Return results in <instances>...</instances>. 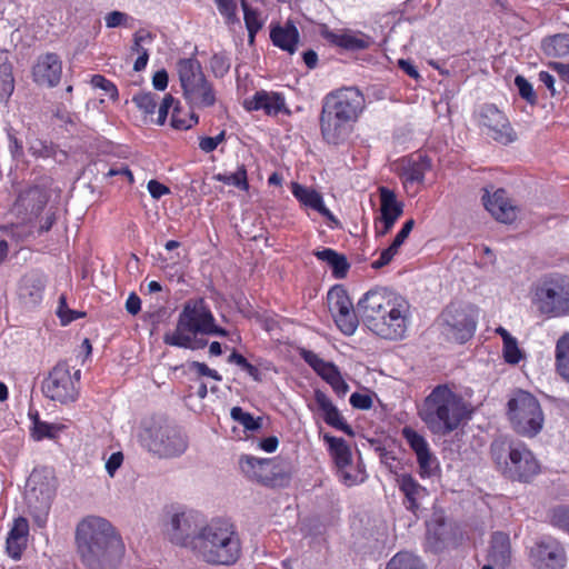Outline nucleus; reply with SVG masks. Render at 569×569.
I'll use <instances>...</instances> for the list:
<instances>
[{"label": "nucleus", "mask_w": 569, "mask_h": 569, "mask_svg": "<svg viewBox=\"0 0 569 569\" xmlns=\"http://www.w3.org/2000/svg\"><path fill=\"white\" fill-rule=\"evenodd\" d=\"M366 327L377 337L398 341L411 325V308L401 295L383 287L367 291L357 303Z\"/></svg>", "instance_id": "1"}, {"label": "nucleus", "mask_w": 569, "mask_h": 569, "mask_svg": "<svg viewBox=\"0 0 569 569\" xmlns=\"http://www.w3.org/2000/svg\"><path fill=\"white\" fill-rule=\"evenodd\" d=\"M78 552L89 569H117L124 545L114 527L104 518L89 516L76 530Z\"/></svg>", "instance_id": "2"}, {"label": "nucleus", "mask_w": 569, "mask_h": 569, "mask_svg": "<svg viewBox=\"0 0 569 569\" xmlns=\"http://www.w3.org/2000/svg\"><path fill=\"white\" fill-rule=\"evenodd\" d=\"M418 416L431 433L445 437L470 418V410L452 388L439 385L419 405Z\"/></svg>", "instance_id": "3"}, {"label": "nucleus", "mask_w": 569, "mask_h": 569, "mask_svg": "<svg viewBox=\"0 0 569 569\" xmlns=\"http://www.w3.org/2000/svg\"><path fill=\"white\" fill-rule=\"evenodd\" d=\"M362 108L363 96L356 88H342L328 93L323 98L319 119L323 140L335 146L345 142Z\"/></svg>", "instance_id": "4"}, {"label": "nucleus", "mask_w": 569, "mask_h": 569, "mask_svg": "<svg viewBox=\"0 0 569 569\" xmlns=\"http://www.w3.org/2000/svg\"><path fill=\"white\" fill-rule=\"evenodd\" d=\"M241 540L234 526L226 520H212L197 535L192 553L211 566H232L241 556Z\"/></svg>", "instance_id": "5"}, {"label": "nucleus", "mask_w": 569, "mask_h": 569, "mask_svg": "<svg viewBox=\"0 0 569 569\" xmlns=\"http://www.w3.org/2000/svg\"><path fill=\"white\" fill-rule=\"evenodd\" d=\"M214 335L224 337L227 331L214 323V318L203 300H189L186 302L178 318L173 331L167 332L163 337L166 345L200 349L206 346V340L198 339L197 335Z\"/></svg>", "instance_id": "6"}, {"label": "nucleus", "mask_w": 569, "mask_h": 569, "mask_svg": "<svg viewBox=\"0 0 569 569\" xmlns=\"http://www.w3.org/2000/svg\"><path fill=\"white\" fill-rule=\"evenodd\" d=\"M531 305L546 319L569 315V278L560 273L545 276L531 288Z\"/></svg>", "instance_id": "7"}, {"label": "nucleus", "mask_w": 569, "mask_h": 569, "mask_svg": "<svg viewBox=\"0 0 569 569\" xmlns=\"http://www.w3.org/2000/svg\"><path fill=\"white\" fill-rule=\"evenodd\" d=\"M139 439L144 448L161 458L180 456L187 449L184 436L162 418L143 421Z\"/></svg>", "instance_id": "8"}, {"label": "nucleus", "mask_w": 569, "mask_h": 569, "mask_svg": "<svg viewBox=\"0 0 569 569\" xmlns=\"http://www.w3.org/2000/svg\"><path fill=\"white\" fill-rule=\"evenodd\" d=\"M491 456L497 467L511 479L529 481L540 470L531 450L520 442L510 445L508 449L503 442H493Z\"/></svg>", "instance_id": "9"}, {"label": "nucleus", "mask_w": 569, "mask_h": 569, "mask_svg": "<svg viewBox=\"0 0 569 569\" xmlns=\"http://www.w3.org/2000/svg\"><path fill=\"white\" fill-rule=\"evenodd\" d=\"M507 415L512 429L523 437H536L545 425V415L539 400L525 390L512 393L508 400Z\"/></svg>", "instance_id": "10"}, {"label": "nucleus", "mask_w": 569, "mask_h": 569, "mask_svg": "<svg viewBox=\"0 0 569 569\" xmlns=\"http://www.w3.org/2000/svg\"><path fill=\"white\" fill-rule=\"evenodd\" d=\"M183 97L192 108H209L216 103V92L196 59H182L177 64Z\"/></svg>", "instance_id": "11"}, {"label": "nucleus", "mask_w": 569, "mask_h": 569, "mask_svg": "<svg viewBox=\"0 0 569 569\" xmlns=\"http://www.w3.org/2000/svg\"><path fill=\"white\" fill-rule=\"evenodd\" d=\"M473 119L481 133L497 142L508 144L517 138L507 116L492 103L479 106Z\"/></svg>", "instance_id": "12"}, {"label": "nucleus", "mask_w": 569, "mask_h": 569, "mask_svg": "<svg viewBox=\"0 0 569 569\" xmlns=\"http://www.w3.org/2000/svg\"><path fill=\"white\" fill-rule=\"evenodd\" d=\"M441 332L447 339L463 343L468 341L476 331V316L471 309L449 306L440 318Z\"/></svg>", "instance_id": "13"}, {"label": "nucleus", "mask_w": 569, "mask_h": 569, "mask_svg": "<svg viewBox=\"0 0 569 569\" xmlns=\"http://www.w3.org/2000/svg\"><path fill=\"white\" fill-rule=\"evenodd\" d=\"M201 528L196 513L180 511L170 515L163 526V535L171 543L193 551L196 538Z\"/></svg>", "instance_id": "14"}, {"label": "nucleus", "mask_w": 569, "mask_h": 569, "mask_svg": "<svg viewBox=\"0 0 569 569\" xmlns=\"http://www.w3.org/2000/svg\"><path fill=\"white\" fill-rule=\"evenodd\" d=\"M80 378V370H76L72 375L66 365H57L48 378L42 382L43 395L61 403L73 401L77 398L78 390L76 382Z\"/></svg>", "instance_id": "15"}, {"label": "nucleus", "mask_w": 569, "mask_h": 569, "mask_svg": "<svg viewBox=\"0 0 569 569\" xmlns=\"http://www.w3.org/2000/svg\"><path fill=\"white\" fill-rule=\"evenodd\" d=\"M327 300L329 311L339 330L346 336L353 335L359 321L347 291L340 286H335L329 290Z\"/></svg>", "instance_id": "16"}, {"label": "nucleus", "mask_w": 569, "mask_h": 569, "mask_svg": "<svg viewBox=\"0 0 569 569\" xmlns=\"http://www.w3.org/2000/svg\"><path fill=\"white\" fill-rule=\"evenodd\" d=\"M530 561L536 569H563L567 558L561 543L548 537L531 547Z\"/></svg>", "instance_id": "17"}, {"label": "nucleus", "mask_w": 569, "mask_h": 569, "mask_svg": "<svg viewBox=\"0 0 569 569\" xmlns=\"http://www.w3.org/2000/svg\"><path fill=\"white\" fill-rule=\"evenodd\" d=\"M56 485L52 475L34 470L27 481L26 498L30 507L47 509L54 496Z\"/></svg>", "instance_id": "18"}, {"label": "nucleus", "mask_w": 569, "mask_h": 569, "mask_svg": "<svg viewBox=\"0 0 569 569\" xmlns=\"http://www.w3.org/2000/svg\"><path fill=\"white\" fill-rule=\"evenodd\" d=\"M239 468L247 478L267 486L273 483L278 476H288V472H278L276 470V460L269 458H256L249 455L240 457Z\"/></svg>", "instance_id": "19"}, {"label": "nucleus", "mask_w": 569, "mask_h": 569, "mask_svg": "<svg viewBox=\"0 0 569 569\" xmlns=\"http://www.w3.org/2000/svg\"><path fill=\"white\" fill-rule=\"evenodd\" d=\"M402 435L417 456L420 476L422 478L433 476L439 468V462L437 457L430 451L427 440L408 427L403 428Z\"/></svg>", "instance_id": "20"}, {"label": "nucleus", "mask_w": 569, "mask_h": 569, "mask_svg": "<svg viewBox=\"0 0 569 569\" xmlns=\"http://www.w3.org/2000/svg\"><path fill=\"white\" fill-rule=\"evenodd\" d=\"M379 197L381 216L376 222V231L378 236H385L401 217L405 206L397 199L395 191L387 187L379 188Z\"/></svg>", "instance_id": "21"}, {"label": "nucleus", "mask_w": 569, "mask_h": 569, "mask_svg": "<svg viewBox=\"0 0 569 569\" xmlns=\"http://www.w3.org/2000/svg\"><path fill=\"white\" fill-rule=\"evenodd\" d=\"M431 162L427 157L419 156L417 159L403 160L400 167L399 177L403 189L409 197H415L425 181L426 173L430 170Z\"/></svg>", "instance_id": "22"}, {"label": "nucleus", "mask_w": 569, "mask_h": 569, "mask_svg": "<svg viewBox=\"0 0 569 569\" xmlns=\"http://www.w3.org/2000/svg\"><path fill=\"white\" fill-rule=\"evenodd\" d=\"M32 80L40 87H56L62 76V62L56 53L40 54L31 70Z\"/></svg>", "instance_id": "23"}, {"label": "nucleus", "mask_w": 569, "mask_h": 569, "mask_svg": "<svg viewBox=\"0 0 569 569\" xmlns=\"http://www.w3.org/2000/svg\"><path fill=\"white\" fill-rule=\"evenodd\" d=\"M48 202V194L39 187H33L21 192L13 204V211L23 221H30L38 217Z\"/></svg>", "instance_id": "24"}, {"label": "nucleus", "mask_w": 569, "mask_h": 569, "mask_svg": "<svg viewBox=\"0 0 569 569\" xmlns=\"http://www.w3.org/2000/svg\"><path fill=\"white\" fill-rule=\"evenodd\" d=\"M247 111H263L267 116H277L280 112L289 113L283 94L274 91L259 90L251 98L243 101Z\"/></svg>", "instance_id": "25"}, {"label": "nucleus", "mask_w": 569, "mask_h": 569, "mask_svg": "<svg viewBox=\"0 0 569 569\" xmlns=\"http://www.w3.org/2000/svg\"><path fill=\"white\" fill-rule=\"evenodd\" d=\"M486 209L502 223H511L517 219L518 208L507 197L503 189H497L492 193H486L482 198Z\"/></svg>", "instance_id": "26"}, {"label": "nucleus", "mask_w": 569, "mask_h": 569, "mask_svg": "<svg viewBox=\"0 0 569 569\" xmlns=\"http://www.w3.org/2000/svg\"><path fill=\"white\" fill-rule=\"evenodd\" d=\"M320 34L327 41L347 50H362L370 47L372 39L361 32L351 30H331L327 26H322Z\"/></svg>", "instance_id": "27"}, {"label": "nucleus", "mask_w": 569, "mask_h": 569, "mask_svg": "<svg viewBox=\"0 0 569 569\" xmlns=\"http://www.w3.org/2000/svg\"><path fill=\"white\" fill-rule=\"evenodd\" d=\"M396 482L403 495V505L406 509L416 513L423 500L428 497V490L421 486L410 473H400L396 477Z\"/></svg>", "instance_id": "28"}, {"label": "nucleus", "mask_w": 569, "mask_h": 569, "mask_svg": "<svg viewBox=\"0 0 569 569\" xmlns=\"http://www.w3.org/2000/svg\"><path fill=\"white\" fill-rule=\"evenodd\" d=\"M315 405L329 426L342 430L349 435L352 433L351 428L340 415L338 408L332 403L331 399L321 390H315Z\"/></svg>", "instance_id": "29"}, {"label": "nucleus", "mask_w": 569, "mask_h": 569, "mask_svg": "<svg viewBox=\"0 0 569 569\" xmlns=\"http://www.w3.org/2000/svg\"><path fill=\"white\" fill-rule=\"evenodd\" d=\"M29 523L26 518H17L7 538V551L9 556L18 560L27 547Z\"/></svg>", "instance_id": "30"}, {"label": "nucleus", "mask_w": 569, "mask_h": 569, "mask_svg": "<svg viewBox=\"0 0 569 569\" xmlns=\"http://www.w3.org/2000/svg\"><path fill=\"white\" fill-rule=\"evenodd\" d=\"M292 194L305 206L318 211L323 217L335 220L330 210L325 206L323 199L316 190L303 187L297 182L291 183Z\"/></svg>", "instance_id": "31"}, {"label": "nucleus", "mask_w": 569, "mask_h": 569, "mask_svg": "<svg viewBox=\"0 0 569 569\" xmlns=\"http://www.w3.org/2000/svg\"><path fill=\"white\" fill-rule=\"evenodd\" d=\"M272 43L289 53H293L299 41V32L295 24L287 22L283 27L276 26L271 29Z\"/></svg>", "instance_id": "32"}, {"label": "nucleus", "mask_w": 569, "mask_h": 569, "mask_svg": "<svg viewBox=\"0 0 569 569\" xmlns=\"http://www.w3.org/2000/svg\"><path fill=\"white\" fill-rule=\"evenodd\" d=\"M489 561L497 568H505L510 560V540L503 532H495L488 555Z\"/></svg>", "instance_id": "33"}, {"label": "nucleus", "mask_w": 569, "mask_h": 569, "mask_svg": "<svg viewBox=\"0 0 569 569\" xmlns=\"http://www.w3.org/2000/svg\"><path fill=\"white\" fill-rule=\"evenodd\" d=\"M299 355L326 382L340 372L333 362L326 361L311 350L300 349Z\"/></svg>", "instance_id": "34"}, {"label": "nucleus", "mask_w": 569, "mask_h": 569, "mask_svg": "<svg viewBox=\"0 0 569 569\" xmlns=\"http://www.w3.org/2000/svg\"><path fill=\"white\" fill-rule=\"evenodd\" d=\"M315 254L319 260L326 262L331 268L337 279H341L347 274L350 266L345 256L329 248L319 250L315 252Z\"/></svg>", "instance_id": "35"}, {"label": "nucleus", "mask_w": 569, "mask_h": 569, "mask_svg": "<svg viewBox=\"0 0 569 569\" xmlns=\"http://www.w3.org/2000/svg\"><path fill=\"white\" fill-rule=\"evenodd\" d=\"M542 51L546 56L552 58H563L569 56V34L558 33L545 38L541 42Z\"/></svg>", "instance_id": "36"}, {"label": "nucleus", "mask_w": 569, "mask_h": 569, "mask_svg": "<svg viewBox=\"0 0 569 569\" xmlns=\"http://www.w3.org/2000/svg\"><path fill=\"white\" fill-rule=\"evenodd\" d=\"M323 440L329 447L330 453L337 467H346L351 462V449L342 438L325 435Z\"/></svg>", "instance_id": "37"}, {"label": "nucleus", "mask_w": 569, "mask_h": 569, "mask_svg": "<svg viewBox=\"0 0 569 569\" xmlns=\"http://www.w3.org/2000/svg\"><path fill=\"white\" fill-rule=\"evenodd\" d=\"M556 371L567 382H569V333L561 336L555 349Z\"/></svg>", "instance_id": "38"}, {"label": "nucleus", "mask_w": 569, "mask_h": 569, "mask_svg": "<svg viewBox=\"0 0 569 569\" xmlns=\"http://www.w3.org/2000/svg\"><path fill=\"white\" fill-rule=\"evenodd\" d=\"M29 416L33 420V427L31 429V437L36 441H40L44 438L53 439L63 429V426H61V425L41 421L38 417V412H36L34 415L29 413Z\"/></svg>", "instance_id": "39"}, {"label": "nucleus", "mask_w": 569, "mask_h": 569, "mask_svg": "<svg viewBox=\"0 0 569 569\" xmlns=\"http://www.w3.org/2000/svg\"><path fill=\"white\" fill-rule=\"evenodd\" d=\"M213 180L236 187L243 191L249 189L247 169L244 164H239L234 172L217 173L213 176Z\"/></svg>", "instance_id": "40"}, {"label": "nucleus", "mask_w": 569, "mask_h": 569, "mask_svg": "<svg viewBox=\"0 0 569 569\" xmlns=\"http://www.w3.org/2000/svg\"><path fill=\"white\" fill-rule=\"evenodd\" d=\"M386 569H425V566L416 555L401 551L388 561Z\"/></svg>", "instance_id": "41"}, {"label": "nucleus", "mask_w": 569, "mask_h": 569, "mask_svg": "<svg viewBox=\"0 0 569 569\" xmlns=\"http://www.w3.org/2000/svg\"><path fill=\"white\" fill-rule=\"evenodd\" d=\"M338 475L340 480L348 487L362 483L367 478L365 469L360 465L353 467L351 462H349V466L338 467Z\"/></svg>", "instance_id": "42"}, {"label": "nucleus", "mask_w": 569, "mask_h": 569, "mask_svg": "<svg viewBox=\"0 0 569 569\" xmlns=\"http://www.w3.org/2000/svg\"><path fill=\"white\" fill-rule=\"evenodd\" d=\"M408 237L409 234H407L403 230L400 229L391 244L381 252L379 259L372 262V268L379 269L388 264Z\"/></svg>", "instance_id": "43"}, {"label": "nucleus", "mask_w": 569, "mask_h": 569, "mask_svg": "<svg viewBox=\"0 0 569 569\" xmlns=\"http://www.w3.org/2000/svg\"><path fill=\"white\" fill-rule=\"evenodd\" d=\"M243 14H244V23L249 34V42L253 43L256 33L262 28L264 20L261 18L260 13L253 9H251L244 0L241 2Z\"/></svg>", "instance_id": "44"}, {"label": "nucleus", "mask_w": 569, "mask_h": 569, "mask_svg": "<svg viewBox=\"0 0 569 569\" xmlns=\"http://www.w3.org/2000/svg\"><path fill=\"white\" fill-rule=\"evenodd\" d=\"M14 90V79L10 64L3 63L0 67V99L7 100Z\"/></svg>", "instance_id": "45"}, {"label": "nucleus", "mask_w": 569, "mask_h": 569, "mask_svg": "<svg viewBox=\"0 0 569 569\" xmlns=\"http://www.w3.org/2000/svg\"><path fill=\"white\" fill-rule=\"evenodd\" d=\"M230 415L234 421L242 425L247 430H257L261 427V418L256 419L251 413L243 411L240 407H233Z\"/></svg>", "instance_id": "46"}, {"label": "nucleus", "mask_w": 569, "mask_h": 569, "mask_svg": "<svg viewBox=\"0 0 569 569\" xmlns=\"http://www.w3.org/2000/svg\"><path fill=\"white\" fill-rule=\"evenodd\" d=\"M446 541V528L443 523H439L437 527L431 525L428 527L427 542L428 547L433 551H438L442 548Z\"/></svg>", "instance_id": "47"}, {"label": "nucleus", "mask_w": 569, "mask_h": 569, "mask_svg": "<svg viewBox=\"0 0 569 569\" xmlns=\"http://www.w3.org/2000/svg\"><path fill=\"white\" fill-rule=\"evenodd\" d=\"M136 106L146 114H153L157 107V96L152 92H141L132 98Z\"/></svg>", "instance_id": "48"}, {"label": "nucleus", "mask_w": 569, "mask_h": 569, "mask_svg": "<svg viewBox=\"0 0 569 569\" xmlns=\"http://www.w3.org/2000/svg\"><path fill=\"white\" fill-rule=\"evenodd\" d=\"M219 13L224 18L227 23L238 22L237 3L234 0H214Z\"/></svg>", "instance_id": "49"}, {"label": "nucleus", "mask_w": 569, "mask_h": 569, "mask_svg": "<svg viewBox=\"0 0 569 569\" xmlns=\"http://www.w3.org/2000/svg\"><path fill=\"white\" fill-rule=\"evenodd\" d=\"M130 21H132V18L122 11H111L106 14L104 22L107 28H118V27H130Z\"/></svg>", "instance_id": "50"}, {"label": "nucleus", "mask_w": 569, "mask_h": 569, "mask_svg": "<svg viewBox=\"0 0 569 569\" xmlns=\"http://www.w3.org/2000/svg\"><path fill=\"white\" fill-rule=\"evenodd\" d=\"M502 352L505 360L511 365L518 363L522 358V353L518 347V341L515 337L503 342Z\"/></svg>", "instance_id": "51"}, {"label": "nucleus", "mask_w": 569, "mask_h": 569, "mask_svg": "<svg viewBox=\"0 0 569 569\" xmlns=\"http://www.w3.org/2000/svg\"><path fill=\"white\" fill-rule=\"evenodd\" d=\"M210 68L216 77H223L230 69V61L224 54H214L210 59Z\"/></svg>", "instance_id": "52"}, {"label": "nucleus", "mask_w": 569, "mask_h": 569, "mask_svg": "<svg viewBox=\"0 0 569 569\" xmlns=\"http://www.w3.org/2000/svg\"><path fill=\"white\" fill-rule=\"evenodd\" d=\"M91 84L93 88L103 90L110 98L116 99L118 97L117 87L103 76L94 74L91 78Z\"/></svg>", "instance_id": "53"}, {"label": "nucleus", "mask_w": 569, "mask_h": 569, "mask_svg": "<svg viewBox=\"0 0 569 569\" xmlns=\"http://www.w3.org/2000/svg\"><path fill=\"white\" fill-rule=\"evenodd\" d=\"M177 106L178 101L171 94L164 96L161 104L158 108V116L154 122L160 126L166 122L169 110Z\"/></svg>", "instance_id": "54"}, {"label": "nucleus", "mask_w": 569, "mask_h": 569, "mask_svg": "<svg viewBox=\"0 0 569 569\" xmlns=\"http://www.w3.org/2000/svg\"><path fill=\"white\" fill-rule=\"evenodd\" d=\"M515 84L519 91V94L529 102H533L536 100V94L532 89L531 83L522 76H517L515 79Z\"/></svg>", "instance_id": "55"}, {"label": "nucleus", "mask_w": 569, "mask_h": 569, "mask_svg": "<svg viewBox=\"0 0 569 569\" xmlns=\"http://www.w3.org/2000/svg\"><path fill=\"white\" fill-rule=\"evenodd\" d=\"M189 370L200 377H209L216 381H221V379H222V377L218 373V371L209 368L203 362H198V361L191 362L189 366Z\"/></svg>", "instance_id": "56"}, {"label": "nucleus", "mask_w": 569, "mask_h": 569, "mask_svg": "<svg viewBox=\"0 0 569 569\" xmlns=\"http://www.w3.org/2000/svg\"><path fill=\"white\" fill-rule=\"evenodd\" d=\"M551 521L558 528L569 532V508L560 507L555 509Z\"/></svg>", "instance_id": "57"}, {"label": "nucleus", "mask_w": 569, "mask_h": 569, "mask_svg": "<svg viewBox=\"0 0 569 569\" xmlns=\"http://www.w3.org/2000/svg\"><path fill=\"white\" fill-rule=\"evenodd\" d=\"M124 456L121 451H116L106 460L104 468L110 478H113L118 469L122 466Z\"/></svg>", "instance_id": "58"}, {"label": "nucleus", "mask_w": 569, "mask_h": 569, "mask_svg": "<svg viewBox=\"0 0 569 569\" xmlns=\"http://www.w3.org/2000/svg\"><path fill=\"white\" fill-rule=\"evenodd\" d=\"M198 123V117L191 114L188 120L179 118L178 107H174L171 116V126L176 129L187 130L190 129L193 124Z\"/></svg>", "instance_id": "59"}, {"label": "nucleus", "mask_w": 569, "mask_h": 569, "mask_svg": "<svg viewBox=\"0 0 569 569\" xmlns=\"http://www.w3.org/2000/svg\"><path fill=\"white\" fill-rule=\"evenodd\" d=\"M332 390L336 392L339 397H345L347 392L349 391L348 383L343 380L341 372L336 375L332 379H330L328 382Z\"/></svg>", "instance_id": "60"}, {"label": "nucleus", "mask_w": 569, "mask_h": 569, "mask_svg": "<svg viewBox=\"0 0 569 569\" xmlns=\"http://www.w3.org/2000/svg\"><path fill=\"white\" fill-rule=\"evenodd\" d=\"M332 390L336 392L339 397H345L347 392L349 391L348 383L343 380L341 372L336 375L332 379H330L328 382Z\"/></svg>", "instance_id": "61"}, {"label": "nucleus", "mask_w": 569, "mask_h": 569, "mask_svg": "<svg viewBox=\"0 0 569 569\" xmlns=\"http://www.w3.org/2000/svg\"><path fill=\"white\" fill-rule=\"evenodd\" d=\"M332 390L336 392L339 397H345L347 392L349 391L348 383L343 380L341 372L336 375L332 379H330L328 382Z\"/></svg>", "instance_id": "62"}, {"label": "nucleus", "mask_w": 569, "mask_h": 569, "mask_svg": "<svg viewBox=\"0 0 569 569\" xmlns=\"http://www.w3.org/2000/svg\"><path fill=\"white\" fill-rule=\"evenodd\" d=\"M349 401L357 409H369L372 406V400L368 395L358 392L352 393Z\"/></svg>", "instance_id": "63"}, {"label": "nucleus", "mask_w": 569, "mask_h": 569, "mask_svg": "<svg viewBox=\"0 0 569 569\" xmlns=\"http://www.w3.org/2000/svg\"><path fill=\"white\" fill-rule=\"evenodd\" d=\"M147 188L151 197L154 199H160L162 196L170 192V189L167 186L160 183L157 180H150Z\"/></svg>", "instance_id": "64"}]
</instances>
